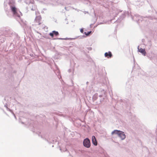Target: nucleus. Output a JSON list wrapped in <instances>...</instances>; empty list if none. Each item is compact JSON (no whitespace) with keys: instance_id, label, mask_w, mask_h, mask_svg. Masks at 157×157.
<instances>
[{"instance_id":"6e6552de","label":"nucleus","mask_w":157,"mask_h":157,"mask_svg":"<svg viewBox=\"0 0 157 157\" xmlns=\"http://www.w3.org/2000/svg\"><path fill=\"white\" fill-rule=\"evenodd\" d=\"M91 32V31L89 32H88L87 33H86V32H85L84 33L86 35V36L89 35Z\"/></svg>"},{"instance_id":"1a4fd4ad","label":"nucleus","mask_w":157,"mask_h":157,"mask_svg":"<svg viewBox=\"0 0 157 157\" xmlns=\"http://www.w3.org/2000/svg\"><path fill=\"white\" fill-rule=\"evenodd\" d=\"M80 32L81 33H83V30L82 29H80Z\"/></svg>"},{"instance_id":"f257e3e1","label":"nucleus","mask_w":157,"mask_h":157,"mask_svg":"<svg viewBox=\"0 0 157 157\" xmlns=\"http://www.w3.org/2000/svg\"><path fill=\"white\" fill-rule=\"evenodd\" d=\"M114 134L117 135L122 140L124 139L126 137V136L124 134V132L121 131L114 130L112 132V135Z\"/></svg>"},{"instance_id":"39448f33","label":"nucleus","mask_w":157,"mask_h":157,"mask_svg":"<svg viewBox=\"0 0 157 157\" xmlns=\"http://www.w3.org/2000/svg\"><path fill=\"white\" fill-rule=\"evenodd\" d=\"M105 57H107L108 58H111L112 56V55L111 52H105Z\"/></svg>"},{"instance_id":"20e7f679","label":"nucleus","mask_w":157,"mask_h":157,"mask_svg":"<svg viewBox=\"0 0 157 157\" xmlns=\"http://www.w3.org/2000/svg\"><path fill=\"white\" fill-rule=\"evenodd\" d=\"M92 139L93 144L95 146H97V143L95 136H92Z\"/></svg>"},{"instance_id":"423d86ee","label":"nucleus","mask_w":157,"mask_h":157,"mask_svg":"<svg viewBox=\"0 0 157 157\" xmlns=\"http://www.w3.org/2000/svg\"><path fill=\"white\" fill-rule=\"evenodd\" d=\"M11 10L14 15H16L17 13V9L15 7L11 6Z\"/></svg>"},{"instance_id":"f03ea898","label":"nucleus","mask_w":157,"mask_h":157,"mask_svg":"<svg viewBox=\"0 0 157 157\" xmlns=\"http://www.w3.org/2000/svg\"><path fill=\"white\" fill-rule=\"evenodd\" d=\"M83 144L85 147L89 148L90 146V140L86 138L83 141Z\"/></svg>"},{"instance_id":"0eeeda50","label":"nucleus","mask_w":157,"mask_h":157,"mask_svg":"<svg viewBox=\"0 0 157 157\" xmlns=\"http://www.w3.org/2000/svg\"><path fill=\"white\" fill-rule=\"evenodd\" d=\"M139 52L142 53L144 56H145L146 52L144 49L140 48V49L138 48Z\"/></svg>"},{"instance_id":"7ed1b4c3","label":"nucleus","mask_w":157,"mask_h":157,"mask_svg":"<svg viewBox=\"0 0 157 157\" xmlns=\"http://www.w3.org/2000/svg\"><path fill=\"white\" fill-rule=\"evenodd\" d=\"M59 33L57 31H53L52 32V33H49V35L51 36L52 37H53L54 36V35H55L56 36H57L58 35Z\"/></svg>"}]
</instances>
